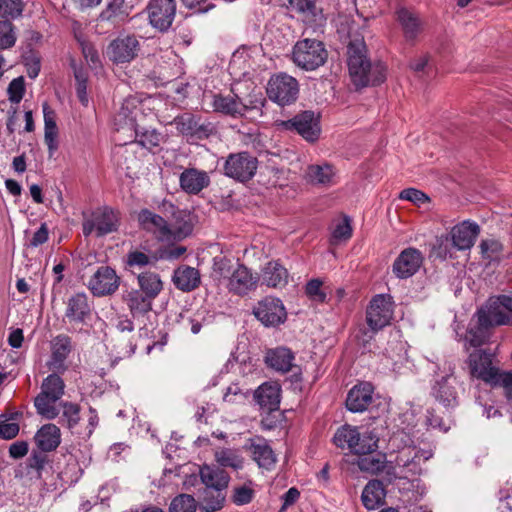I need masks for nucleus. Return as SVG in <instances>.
I'll return each instance as SVG.
<instances>
[{
  "label": "nucleus",
  "mask_w": 512,
  "mask_h": 512,
  "mask_svg": "<svg viewBox=\"0 0 512 512\" xmlns=\"http://www.w3.org/2000/svg\"><path fill=\"white\" fill-rule=\"evenodd\" d=\"M294 358V354L289 348L277 347L267 352L265 363L276 371L286 373L293 369Z\"/></svg>",
  "instance_id": "37"
},
{
  "label": "nucleus",
  "mask_w": 512,
  "mask_h": 512,
  "mask_svg": "<svg viewBox=\"0 0 512 512\" xmlns=\"http://www.w3.org/2000/svg\"><path fill=\"white\" fill-rule=\"evenodd\" d=\"M305 176L307 181L314 185H330L333 183L335 172L327 163L312 164L307 167Z\"/></svg>",
  "instance_id": "40"
},
{
  "label": "nucleus",
  "mask_w": 512,
  "mask_h": 512,
  "mask_svg": "<svg viewBox=\"0 0 512 512\" xmlns=\"http://www.w3.org/2000/svg\"><path fill=\"white\" fill-rule=\"evenodd\" d=\"M492 357L491 352L481 349L471 353L469 361L472 375L486 383L493 380L497 368L492 365Z\"/></svg>",
  "instance_id": "24"
},
{
  "label": "nucleus",
  "mask_w": 512,
  "mask_h": 512,
  "mask_svg": "<svg viewBox=\"0 0 512 512\" xmlns=\"http://www.w3.org/2000/svg\"><path fill=\"white\" fill-rule=\"evenodd\" d=\"M17 40L15 27L10 20L0 21V49L12 48Z\"/></svg>",
  "instance_id": "54"
},
{
  "label": "nucleus",
  "mask_w": 512,
  "mask_h": 512,
  "mask_svg": "<svg viewBox=\"0 0 512 512\" xmlns=\"http://www.w3.org/2000/svg\"><path fill=\"white\" fill-rule=\"evenodd\" d=\"M179 184L184 192L197 195L209 186L210 177L206 171L187 168L180 174Z\"/></svg>",
  "instance_id": "27"
},
{
  "label": "nucleus",
  "mask_w": 512,
  "mask_h": 512,
  "mask_svg": "<svg viewBox=\"0 0 512 512\" xmlns=\"http://www.w3.org/2000/svg\"><path fill=\"white\" fill-rule=\"evenodd\" d=\"M8 97L12 103L18 104L21 102L25 94V82L22 76L13 79L8 85Z\"/></svg>",
  "instance_id": "58"
},
{
  "label": "nucleus",
  "mask_w": 512,
  "mask_h": 512,
  "mask_svg": "<svg viewBox=\"0 0 512 512\" xmlns=\"http://www.w3.org/2000/svg\"><path fill=\"white\" fill-rule=\"evenodd\" d=\"M176 130L188 140L202 141L217 134V126L209 119L191 112L177 115L171 122Z\"/></svg>",
  "instance_id": "4"
},
{
  "label": "nucleus",
  "mask_w": 512,
  "mask_h": 512,
  "mask_svg": "<svg viewBox=\"0 0 512 512\" xmlns=\"http://www.w3.org/2000/svg\"><path fill=\"white\" fill-rule=\"evenodd\" d=\"M328 52L322 41L305 38L297 41L292 50L294 64L306 71H313L324 65Z\"/></svg>",
  "instance_id": "3"
},
{
  "label": "nucleus",
  "mask_w": 512,
  "mask_h": 512,
  "mask_svg": "<svg viewBox=\"0 0 512 512\" xmlns=\"http://www.w3.org/2000/svg\"><path fill=\"white\" fill-rule=\"evenodd\" d=\"M356 464L361 471L377 475L386 468V454H365L358 457Z\"/></svg>",
  "instance_id": "42"
},
{
  "label": "nucleus",
  "mask_w": 512,
  "mask_h": 512,
  "mask_svg": "<svg viewBox=\"0 0 512 512\" xmlns=\"http://www.w3.org/2000/svg\"><path fill=\"white\" fill-rule=\"evenodd\" d=\"M378 442L379 438L373 432L359 433V441H356L353 453L359 456L374 453L378 449Z\"/></svg>",
  "instance_id": "49"
},
{
  "label": "nucleus",
  "mask_w": 512,
  "mask_h": 512,
  "mask_svg": "<svg viewBox=\"0 0 512 512\" xmlns=\"http://www.w3.org/2000/svg\"><path fill=\"white\" fill-rule=\"evenodd\" d=\"M137 220L142 229L155 235L162 242H171V227L161 215L144 208L138 212Z\"/></svg>",
  "instance_id": "17"
},
{
  "label": "nucleus",
  "mask_w": 512,
  "mask_h": 512,
  "mask_svg": "<svg viewBox=\"0 0 512 512\" xmlns=\"http://www.w3.org/2000/svg\"><path fill=\"white\" fill-rule=\"evenodd\" d=\"M260 277L246 265L237 263L227 282V290L237 296H246L257 289Z\"/></svg>",
  "instance_id": "14"
},
{
  "label": "nucleus",
  "mask_w": 512,
  "mask_h": 512,
  "mask_svg": "<svg viewBox=\"0 0 512 512\" xmlns=\"http://www.w3.org/2000/svg\"><path fill=\"white\" fill-rule=\"evenodd\" d=\"M386 497V490L381 480H370L364 487L361 494V501L368 510H375L383 505Z\"/></svg>",
  "instance_id": "35"
},
{
  "label": "nucleus",
  "mask_w": 512,
  "mask_h": 512,
  "mask_svg": "<svg viewBox=\"0 0 512 512\" xmlns=\"http://www.w3.org/2000/svg\"><path fill=\"white\" fill-rule=\"evenodd\" d=\"M133 318L143 316L152 310L154 299L139 289L132 288L122 296Z\"/></svg>",
  "instance_id": "30"
},
{
  "label": "nucleus",
  "mask_w": 512,
  "mask_h": 512,
  "mask_svg": "<svg viewBox=\"0 0 512 512\" xmlns=\"http://www.w3.org/2000/svg\"><path fill=\"white\" fill-rule=\"evenodd\" d=\"M476 317V322L470 323L466 334V340L472 347L485 344L493 326L505 325V320L497 308L490 309L487 304L478 309Z\"/></svg>",
  "instance_id": "5"
},
{
  "label": "nucleus",
  "mask_w": 512,
  "mask_h": 512,
  "mask_svg": "<svg viewBox=\"0 0 512 512\" xmlns=\"http://www.w3.org/2000/svg\"><path fill=\"white\" fill-rule=\"evenodd\" d=\"M254 490L247 485L237 486L233 489L232 502L237 506L250 503L254 497Z\"/></svg>",
  "instance_id": "59"
},
{
  "label": "nucleus",
  "mask_w": 512,
  "mask_h": 512,
  "mask_svg": "<svg viewBox=\"0 0 512 512\" xmlns=\"http://www.w3.org/2000/svg\"><path fill=\"white\" fill-rule=\"evenodd\" d=\"M121 278L110 266H99L90 277L87 288L95 297L113 295L120 286Z\"/></svg>",
  "instance_id": "10"
},
{
  "label": "nucleus",
  "mask_w": 512,
  "mask_h": 512,
  "mask_svg": "<svg viewBox=\"0 0 512 512\" xmlns=\"http://www.w3.org/2000/svg\"><path fill=\"white\" fill-rule=\"evenodd\" d=\"M91 218L95 221L97 237H103L116 232L119 228V214L116 210L108 206H104L92 212Z\"/></svg>",
  "instance_id": "28"
},
{
  "label": "nucleus",
  "mask_w": 512,
  "mask_h": 512,
  "mask_svg": "<svg viewBox=\"0 0 512 512\" xmlns=\"http://www.w3.org/2000/svg\"><path fill=\"white\" fill-rule=\"evenodd\" d=\"M347 66L355 88L378 86L387 77V66L382 61L371 62L364 38H351L347 45Z\"/></svg>",
  "instance_id": "1"
},
{
  "label": "nucleus",
  "mask_w": 512,
  "mask_h": 512,
  "mask_svg": "<svg viewBox=\"0 0 512 512\" xmlns=\"http://www.w3.org/2000/svg\"><path fill=\"white\" fill-rule=\"evenodd\" d=\"M131 11L132 6H129L125 0H109L97 20L110 23L115 27L125 22L129 18Z\"/></svg>",
  "instance_id": "29"
},
{
  "label": "nucleus",
  "mask_w": 512,
  "mask_h": 512,
  "mask_svg": "<svg viewBox=\"0 0 512 512\" xmlns=\"http://www.w3.org/2000/svg\"><path fill=\"white\" fill-rule=\"evenodd\" d=\"M23 10V0H0V17L2 19H16L22 15Z\"/></svg>",
  "instance_id": "53"
},
{
  "label": "nucleus",
  "mask_w": 512,
  "mask_h": 512,
  "mask_svg": "<svg viewBox=\"0 0 512 512\" xmlns=\"http://www.w3.org/2000/svg\"><path fill=\"white\" fill-rule=\"evenodd\" d=\"M396 20L407 41L415 40L422 31V23L417 14L405 7L397 9Z\"/></svg>",
  "instance_id": "34"
},
{
  "label": "nucleus",
  "mask_w": 512,
  "mask_h": 512,
  "mask_svg": "<svg viewBox=\"0 0 512 512\" xmlns=\"http://www.w3.org/2000/svg\"><path fill=\"white\" fill-rule=\"evenodd\" d=\"M410 454L411 451L408 454L401 452L396 459L397 465L406 468L412 475L421 474L420 456L418 453H414L413 456H410Z\"/></svg>",
  "instance_id": "55"
},
{
  "label": "nucleus",
  "mask_w": 512,
  "mask_h": 512,
  "mask_svg": "<svg viewBox=\"0 0 512 512\" xmlns=\"http://www.w3.org/2000/svg\"><path fill=\"white\" fill-rule=\"evenodd\" d=\"M136 142L147 150L158 147L161 142V134L156 129L144 128L136 126L135 128Z\"/></svg>",
  "instance_id": "46"
},
{
  "label": "nucleus",
  "mask_w": 512,
  "mask_h": 512,
  "mask_svg": "<svg viewBox=\"0 0 512 512\" xmlns=\"http://www.w3.org/2000/svg\"><path fill=\"white\" fill-rule=\"evenodd\" d=\"M151 263L150 257L139 250H133L126 255V264L130 267H145Z\"/></svg>",
  "instance_id": "64"
},
{
  "label": "nucleus",
  "mask_w": 512,
  "mask_h": 512,
  "mask_svg": "<svg viewBox=\"0 0 512 512\" xmlns=\"http://www.w3.org/2000/svg\"><path fill=\"white\" fill-rule=\"evenodd\" d=\"M172 282L177 289L183 292H191L199 287L201 277L198 269L181 265L174 270Z\"/></svg>",
  "instance_id": "31"
},
{
  "label": "nucleus",
  "mask_w": 512,
  "mask_h": 512,
  "mask_svg": "<svg viewBox=\"0 0 512 512\" xmlns=\"http://www.w3.org/2000/svg\"><path fill=\"white\" fill-rule=\"evenodd\" d=\"M47 453L48 452L42 451L41 449L38 448L32 449L26 461L28 473H30V471H34L36 473L37 478H41L43 470L45 469L46 465L50 462Z\"/></svg>",
  "instance_id": "48"
},
{
  "label": "nucleus",
  "mask_w": 512,
  "mask_h": 512,
  "mask_svg": "<svg viewBox=\"0 0 512 512\" xmlns=\"http://www.w3.org/2000/svg\"><path fill=\"white\" fill-rule=\"evenodd\" d=\"M288 3L291 10L307 19L316 22L324 18L322 10L316 5V0H288Z\"/></svg>",
  "instance_id": "43"
},
{
  "label": "nucleus",
  "mask_w": 512,
  "mask_h": 512,
  "mask_svg": "<svg viewBox=\"0 0 512 512\" xmlns=\"http://www.w3.org/2000/svg\"><path fill=\"white\" fill-rule=\"evenodd\" d=\"M490 309L497 308L502 314L505 325H512V293L510 295H500L496 298H491L486 303Z\"/></svg>",
  "instance_id": "50"
},
{
  "label": "nucleus",
  "mask_w": 512,
  "mask_h": 512,
  "mask_svg": "<svg viewBox=\"0 0 512 512\" xmlns=\"http://www.w3.org/2000/svg\"><path fill=\"white\" fill-rule=\"evenodd\" d=\"M212 108L215 113L231 117L233 119L243 118L242 99L231 89V94H214L212 99Z\"/></svg>",
  "instance_id": "23"
},
{
  "label": "nucleus",
  "mask_w": 512,
  "mask_h": 512,
  "mask_svg": "<svg viewBox=\"0 0 512 512\" xmlns=\"http://www.w3.org/2000/svg\"><path fill=\"white\" fill-rule=\"evenodd\" d=\"M333 443L340 449H348L353 453L356 441H359V431L355 426L344 424L334 433Z\"/></svg>",
  "instance_id": "41"
},
{
  "label": "nucleus",
  "mask_w": 512,
  "mask_h": 512,
  "mask_svg": "<svg viewBox=\"0 0 512 512\" xmlns=\"http://www.w3.org/2000/svg\"><path fill=\"white\" fill-rule=\"evenodd\" d=\"M150 25L159 32H167L176 16L175 0H150L147 5Z\"/></svg>",
  "instance_id": "11"
},
{
  "label": "nucleus",
  "mask_w": 512,
  "mask_h": 512,
  "mask_svg": "<svg viewBox=\"0 0 512 512\" xmlns=\"http://www.w3.org/2000/svg\"><path fill=\"white\" fill-rule=\"evenodd\" d=\"M373 386L368 382H362L351 388L346 397V408L352 413L364 412L372 403Z\"/></svg>",
  "instance_id": "21"
},
{
  "label": "nucleus",
  "mask_w": 512,
  "mask_h": 512,
  "mask_svg": "<svg viewBox=\"0 0 512 512\" xmlns=\"http://www.w3.org/2000/svg\"><path fill=\"white\" fill-rule=\"evenodd\" d=\"M34 441L42 451L49 453L56 450L61 443L59 427L52 423L41 426L34 435Z\"/></svg>",
  "instance_id": "32"
},
{
  "label": "nucleus",
  "mask_w": 512,
  "mask_h": 512,
  "mask_svg": "<svg viewBox=\"0 0 512 512\" xmlns=\"http://www.w3.org/2000/svg\"><path fill=\"white\" fill-rule=\"evenodd\" d=\"M140 43L133 35L117 37L109 44L107 54L114 63L132 61L138 54Z\"/></svg>",
  "instance_id": "19"
},
{
  "label": "nucleus",
  "mask_w": 512,
  "mask_h": 512,
  "mask_svg": "<svg viewBox=\"0 0 512 512\" xmlns=\"http://www.w3.org/2000/svg\"><path fill=\"white\" fill-rule=\"evenodd\" d=\"M254 400L261 409L266 411H279L281 402V386L274 381L262 383L254 391Z\"/></svg>",
  "instance_id": "22"
},
{
  "label": "nucleus",
  "mask_w": 512,
  "mask_h": 512,
  "mask_svg": "<svg viewBox=\"0 0 512 512\" xmlns=\"http://www.w3.org/2000/svg\"><path fill=\"white\" fill-rule=\"evenodd\" d=\"M72 339L66 334H59L51 341V355L46 365L48 369L56 373H64L67 370L66 360L72 352Z\"/></svg>",
  "instance_id": "18"
},
{
  "label": "nucleus",
  "mask_w": 512,
  "mask_h": 512,
  "mask_svg": "<svg viewBox=\"0 0 512 512\" xmlns=\"http://www.w3.org/2000/svg\"><path fill=\"white\" fill-rule=\"evenodd\" d=\"M114 348L124 357L132 356L137 349L134 323L127 316H119L114 325Z\"/></svg>",
  "instance_id": "13"
},
{
  "label": "nucleus",
  "mask_w": 512,
  "mask_h": 512,
  "mask_svg": "<svg viewBox=\"0 0 512 512\" xmlns=\"http://www.w3.org/2000/svg\"><path fill=\"white\" fill-rule=\"evenodd\" d=\"M280 126L291 132H296L309 142L318 140L321 132L320 117L311 110L302 111L293 118L282 121Z\"/></svg>",
  "instance_id": "8"
},
{
  "label": "nucleus",
  "mask_w": 512,
  "mask_h": 512,
  "mask_svg": "<svg viewBox=\"0 0 512 512\" xmlns=\"http://www.w3.org/2000/svg\"><path fill=\"white\" fill-rule=\"evenodd\" d=\"M199 474L202 483L206 486L205 489L225 490L228 487L230 476L219 467L203 465Z\"/></svg>",
  "instance_id": "36"
},
{
  "label": "nucleus",
  "mask_w": 512,
  "mask_h": 512,
  "mask_svg": "<svg viewBox=\"0 0 512 512\" xmlns=\"http://www.w3.org/2000/svg\"><path fill=\"white\" fill-rule=\"evenodd\" d=\"M224 490L204 489L200 508L205 512H217L224 507Z\"/></svg>",
  "instance_id": "44"
},
{
  "label": "nucleus",
  "mask_w": 512,
  "mask_h": 512,
  "mask_svg": "<svg viewBox=\"0 0 512 512\" xmlns=\"http://www.w3.org/2000/svg\"><path fill=\"white\" fill-rule=\"evenodd\" d=\"M249 450L253 460L260 468L271 470L275 467L277 461L276 455L265 439L258 438L257 440H251Z\"/></svg>",
  "instance_id": "33"
},
{
  "label": "nucleus",
  "mask_w": 512,
  "mask_h": 512,
  "mask_svg": "<svg viewBox=\"0 0 512 512\" xmlns=\"http://www.w3.org/2000/svg\"><path fill=\"white\" fill-rule=\"evenodd\" d=\"M265 103L266 99L263 97L261 92L250 94L246 101L242 100L243 117H245L249 111L262 110V108L265 106Z\"/></svg>",
  "instance_id": "62"
},
{
  "label": "nucleus",
  "mask_w": 512,
  "mask_h": 512,
  "mask_svg": "<svg viewBox=\"0 0 512 512\" xmlns=\"http://www.w3.org/2000/svg\"><path fill=\"white\" fill-rule=\"evenodd\" d=\"M423 260V254L418 249L414 247L405 248L394 260L392 271L399 279L410 278L419 271Z\"/></svg>",
  "instance_id": "16"
},
{
  "label": "nucleus",
  "mask_w": 512,
  "mask_h": 512,
  "mask_svg": "<svg viewBox=\"0 0 512 512\" xmlns=\"http://www.w3.org/2000/svg\"><path fill=\"white\" fill-rule=\"evenodd\" d=\"M172 220L173 222L169 224L172 232L171 242L182 241L192 234L194 226L190 213L180 209Z\"/></svg>",
  "instance_id": "38"
},
{
  "label": "nucleus",
  "mask_w": 512,
  "mask_h": 512,
  "mask_svg": "<svg viewBox=\"0 0 512 512\" xmlns=\"http://www.w3.org/2000/svg\"><path fill=\"white\" fill-rule=\"evenodd\" d=\"M262 285L269 288L281 289L288 284V270L278 261H269L261 269L259 274Z\"/></svg>",
  "instance_id": "26"
},
{
  "label": "nucleus",
  "mask_w": 512,
  "mask_h": 512,
  "mask_svg": "<svg viewBox=\"0 0 512 512\" xmlns=\"http://www.w3.org/2000/svg\"><path fill=\"white\" fill-rule=\"evenodd\" d=\"M25 66L27 67V75L34 79L39 75L41 69L40 57L33 51L27 52L24 56Z\"/></svg>",
  "instance_id": "61"
},
{
  "label": "nucleus",
  "mask_w": 512,
  "mask_h": 512,
  "mask_svg": "<svg viewBox=\"0 0 512 512\" xmlns=\"http://www.w3.org/2000/svg\"><path fill=\"white\" fill-rule=\"evenodd\" d=\"M322 281L319 279H311L305 287V292L309 298L318 302H324L326 294L321 290Z\"/></svg>",
  "instance_id": "63"
},
{
  "label": "nucleus",
  "mask_w": 512,
  "mask_h": 512,
  "mask_svg": "<svg viewBox=\"0 0 512 512\" xmlns=\"http://www.w3.org/2000/svg\"><path fill=\"white\" fill-rule=\"evenodd\" d=\"M393 318V301L388 294H377L366 310L367 325L374 331H380L390 324Z\"/></svg>",
  "instance_id": "9"
},
{
  "label": "nucleus",
  "mask_w": 512,
  "mask_h": 512,
  "mask_svg": "<svg viewBox=\"0 0 512 512\" xmlns=\"http://www.w3.org/2000/svg\"><path fill=\"white\" fill-rule=\"evenodd\" d=\"M480 227L476 223L463 221L455 225L451 232L450 238L453 242L454 248L458 250L470 249L479 235Z\"/></svg>",
  "instance_id": "25"
},
{
  "label": "nucleus",
  "mask_w": 512,
  "mask_h": 512,
  "mask_svg": "<svg viewBox=\"0 0 512 512\" xmlns=\"http://www.w3.org/2000/svg\"><path fill=\"white\" fill-rule=\"evenodd\" d=\"M138 289L156 299L163 290L161 276L153 271H144L137 275Z\"/></svg>",
  "instance_id": "39"
},
{
  "label": "nucleus",
  "mask_w": 512,
  "mask_h": 512,
  "mask_svg": "<svg viewBox=\"0 0 512 512\" xmlns=\"http://www.w3.org/2000/svg\"><path fill=\"white\" fill-rule=\"evenodd\" d=\"M65 318L69 323L84 324L92 315V306L86 293L78 292L66 301Z\"/></svg>",
  "instance_id": "20"
},
{
  "label": "nucleus",
  "mask_w": 512,
  "mask_h": 512,
  "mask_svg": "<svg viewBox=\"0 0 512 512\" xmlns=\"http://www.w3.org/2000/svg\"><path fill=\"white\" fill-rule=\"evenodd\" d=\"M399 198L402 200L410 201L416 205H421L430 201V198L424 192L416 188H406L399 194Z\"/></svg>",
  "instance_id": "60"
},
{
  "label": "nucleus",
  "mask_w": 512,
  "mask_h": 512,
  "mask_svg": "<svg viewBox=\"0 0 512 512\" xmlns=\"http://www.w3.org/2000/svg\"><path fill=\"white\" fill-rule=\"evenodd\" d=\"M197 501L190 494H179L175 496L170 505L169 512H196Z\"/></svg>",
  "instance_id": "51"
},
{
  "label": "nucleus",
  "mask_w": 512,
  "mask_h": 512,
  "mask_svg": "<svg viewBox=\"0 0 512 512\" xmlns=\"http://www.w3.org/2000/svg\"><path fill=\"white\" fill-rule=\"evenodd\" d=\"M216 460L222 467H231L235 470L242 468L243 460L229 449L216 453Z\"/></svg>",
  "instance_id": "57"
},
{
  "label": "nucleus",
  "mask_w": 512,
  "mask_h": 512,
  "mask_svg": "<svg viewBox=\"0 0 512 512\" xmlns=\"http://www.w3.org/2000/svg\"><path fill=\"white\" fill-rule=\"evenodd\" d=\"M481 254L484 259L499 261L503 252V244L496 239H485L480 243Z\"/></svg>",
  "instance_id": "52"
},
{
  "label": "nucleus",
  "mask_w": 512,
  "mask_h": 512,
  "mask_svg": "<svg viewBox=\"0 0 512 512\" xmlns=\"http://www.w3.org/2000/svg\"><path fill=\"white\" fill-rule=\"evenodd\" d=\"M61 373L52 372L42 382L41 392L34 399L37 413L48 419H55L59 415L56 407L57 401L64 395L65 383Z\"/></svg>",
  "instance_id": "2"
},
{
  "label": "nucleus",
  "mask_w": 512,
  "mask_h": 512,
  "mask_svg": "<svg viewBox=\"0 0 512 512\" xmlns=\"http://www.w3.org/2000/svg\"><path fill=\"white\" fill-rule=\"evenodd\" d=\"M62 416L60 421L62 425L66 426L72 433L80 422V406L73 402H61Z\"/></svg>",
  "instance_id": "45"
},
{
  "label": "nucleus",
  "mask_w": 512,
  "mask_h": 512,
  "mask_svg": "<svg viewBox=\"0 0 512 512\" xmlns=\"http://www.w3.org/2000/svg\"><path fill=\"white\" fill-rule=\"evenodd\" d=\"M299 91L298 80L285 72L273 74L266 87L268 98L282 107L295 103Z\"/></svg>",
  "instance_id": "6"
},
{
  "label": "nucleus",
  "mask_w": 512,
  "mask_h": 512,
  "mask_svg": "<svg viewBox=\"0 0 512 512\" xmlns=\"http://www.w3.org/2000/svg\"><path fill=\"white\" fill-rule=\"evenodd\" d=\"M258 159L247 151L231 153L223 165L224 175L235 181L245 183L251 180L257 171Z\"/></svg>",
  "instance_id": "7"
},
{
  "label": "nucleus",
  "mask_w": 512,
  "mask_h": 512,
  "mask_svg": "<svg viewBox=\"0 0 512 512\" xmlns=\"http://www.w3.org/2000/svg\"><path fill=\"white\" fill-rule=\"evenodd\" d=\"M460 384L453 373L437 379L432 386L431 394L445 408H454L459 403Z\"/></svg>",
  "instance_id": "15"
},
{
  "label": "nucleus",
  "mask_w": 512,
  "mask_h": 512,
  "mask_svg": "<svg viewBox=\"0 0 512 512\" xmlns=\"http://www.w3.org/2000/svg\"><path fill=\"white\" fill-rule=\"evenodd\" d=\"M454 248L453 242L449 234H444L436 237L432 245L429 257L439 260H445L452 257V250Z\"/></svg>",
  "instance_id": "47"
},
{
  "label": "nucleus",
  "mask_w": 512,
  "mask_h": 512,
  "mask_svg": "<svg viewBox=\"0 0 512 512\" xmlns=\"http://www.w3.org/2000/svg\"><path fill=\"white\" fill-rule=\"evenodd\" d=\"M234 268L232 260L227 257L217 256L213 259V273L220 279H226L228 281Z\"/></svg>",
  "instance_id": "56"
},
{
  "label": "nucleus",
  "mask_w": 512,
  "mask_h": 512,
  "mask_svg": "<svg viewBox=\"0 0 512 512\" xmlns=\"http://www.w3.org/2000/svg\"><path fill=\"white\" fill-rule=\"evenodd\" d=\"M253 314L265 327H277L287 319L283 302L275 297H265L258 301Z\"/></svg>",
  "instance_id": "12"
}]
</instances>
